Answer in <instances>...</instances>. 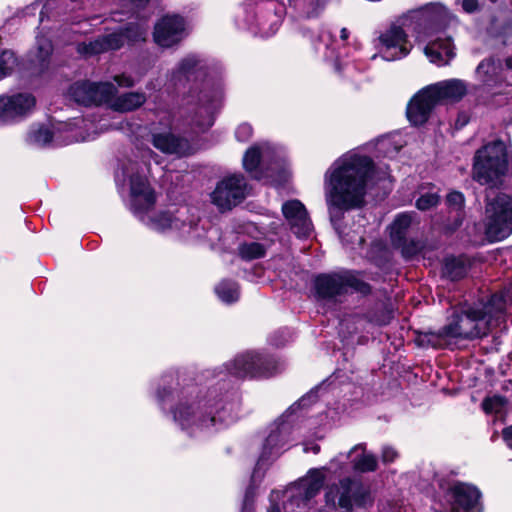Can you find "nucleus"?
<instances>
[{
  "label": "nucleus",
  "mask_w": 512,
  "mask_h": 512,
  "mask_svg": "<svg viewBox=\"0 0 512 512\" xmlns=\"http://www.w3.org/2000/svg\"><path fill=\"white\" fill-rule=\"evenodd\" d=\"M123 46V37L120 33H110L89 42L77 45V51L86 57L94 56L110 50H117Z\"/></svg>",
  "instance_id": "obj_24"
},
{
  "label": "nucleus",
  "mask_w": 512,
  "mask_h": 512,
  "mask_svg": "<svg viewBox=\"0 0 512 512\" xmlns=\"http://www.w3.org/2000/svg\"><path fill=\"white\" fill-rule=\"evenodd\" d=\"M36 105L31 93L20 92L0 96V122L10 123L28 116Z\"/></svg>",
  "instance_id": "obj_18"
},
{
  "label": "nucleus",
  "mask_w": 512,
  "mask_h": 512,
  "mask_svg": "<svg viewBox=\"0 0 512 512\" xmlns=\"http://www.w3.org/2000/svg\"><path fill=\"white\" fill-rule=\"evenodd\" d=\"M330 0H288L296 17L313 19L319 17Z\"/></svg>",
  "instance_id": "obj_26"
},
{
  "label": "nucleus",
  "mask_w": 512,
  "mask_h": 512,
  "mask_svg": "<svg viewBox=\"0 0 512 512\" xmlns=\"http://www.w3.org/2000/svg\"><path fill=\"white\" fill-rule=\"evenodd\" d=\"M421 13L429 26L418 33L417 40L426 43L424 53L431 63L437 66L447 65L456 55L455 46L452 37L442 27L455 17L440 3L425 5Z\"/></svg>",
  "instance_id": "obj_7"
},
{
  "label": "nucleus",
  "mask_w": 512,
  "mask_h": 512,
  "mask_svg": "<svg viewBox=\"0 0 512 512\" xmlns=\"http://www.w3.org/2000/svg\"><path fill=\"white\" fill-rule=\"evenodd\" d=\"M439 486L454 512L460 509L466 512L481 511L483 509L482 493L475 485L455 481L452 483L440 482Z\"/></svg>",
  "instance_id": "obj_15"
},
{
  "label": "nucleus",
  "mask_w": 512,
  "mask_h": 512,
  "mask_svg": "<svg viewBox=\"0 0 512 512\" xmlns=\"http://www.w3.org/2000/svg\"><path fill=\"white\" fill-rule=\"evenodd\" d=\"M37 50L38 54L37 57L39 61L43 62L45 61L50 54L52 53V43L48 38L45 37H37L36 40Z\"/></svg>",
  "instance_id": "obj_46"
},
{
  "label": "nucleus",
  "mask_w": 512,
  "mask_h": 512,
  "mask_svg": "<svg viewBox=\"0 0 512 512\" xmlns=\"http://www.w3.org/2000/svg\"><path fill=\"white\" fill-rule=\"evenodd\" d=\"M394 247L401 250V254L406 259H411L418 255L423 248L420 240L405 239L401 244H394Z\"/></svg>",
  "instance_id": "obj_40"
},
{
  "label": "nucleus",
  "mask_w": 512,
  "mask_h": 512,
  "mask_svg": "<svg viewBox=\"0 0 512 512\" xmlns=\"http://www.w3.org/2000/svg\"><path fill=\"white\" fill-rule=\"evenodd\" d=\"M497 67L496 63L493 59H486L480 62V64L477 67V73L480 76H483V81L489 85L490 78L492 74L495 73Z\"/></svg>",
  "instance_id": "obj_44"
},
{
  "label": "nucleus",
  "mask_w": 512,
  "mask_h": 512,
  "mask_svg": "<svg viewBox=\"0 0 512 512\" xmlns=\"http://www.w3.org/2000/svg\"><path fill=\"white\" fill-rule=\"evenodd\" d=\"M321 389V387H317L315 390H311L267 427L262 450L255 466L267 470L272 461L281 454L292 440L293 415L300 408H306L313 403Z\"/></svg>",
  "instance_id": "obj_9"
},
{
  "label": "nucleus",
  "mask_w": 512,
  "mask_h": 512,
  "mask_svg": "<svg viewBox=\"0 0 512 512\" xmlns=\"http://www.w3.org/2000/svg\"><path fill=\"white\" fill-rule=\"evenodd\" d=\"M113 81L121 88H132L135 85V79L126 73L113 76Z\"/></svg>",
  "instance_id": "obj_48"
},
{
  "label": "nucleus",
  "mask_w": 512,
  "mask_h": 512,
  "mask_svg": "<svg viewBox=\"0 0 512 512\" xmlns=\"http://www.w3.org/2000/svg\"><path fill=\"white\" fill-rule=\"evenodd\" d=\"M286 163V152L283 148L268 142H263L250 147L244 157L243 165L247 172L255 179L262 180L264 175L260 166L268 169L283 168Z\"/></svg>",
  "instance_id": "obj_14"
},
{
  "label": "nucleus",
  "mask_w": 512,
  "mask_h": 512,
  "mask_svg": "<svg viewBox=\"0 0 512 512\" xmlns=\"http://www.w3.org/2000/svg\"><path fill=\"white\" fill-rule=\"evenodd\" d=\"M350 453L356 454L351 460L352 469L356 472H373L377 469V458L372 453L365 451V444H357L351 448Z\"/></svg>",
  "instance_id": "obj_29"
},
{
  "label": "nucleus",
  "mask_w": 512,
  "mask_h": 512,
  "mask_svg": "<svg viewBox=\"0 0 512 512\" xmlns=\"http://www.w3.org/2000/svg\"><path fill=\"white\" fill-rule=\"evenodd\" d=\"M503 439L512 448V425L503 430Z\"/></svg>",
  "instance_id": "obj_53"
},
{
  "label": "nucleus",
  "mask_w": 512,
  "mask_h": 512,
  "mask_svg": "<svg viewBox=\"0 0 512 512\" xmlns=\"http://www.w3.org/2000/svg\"><path fill=\"white\" fill-rule=\"evenodd\" d=\"M439 195L436 191L422 192L416 200V207L421 211L429 210L439 203Z\"/></svg>",
  "instance_id": "obj_42"
},
{
  "label": "nucleus",
  "mask_w": 512,
  "mask_h": 512,
  "mask_svg": "<svg viewBox=\"0 0 512 512\" xmlns=\"http://www.w3.org/2000/svg\"><path fill=\"white\" fill-rule=\"evenodd\" d=\"M350 36V32L347 28H342L340 30V40L342 42H346Z\"/></svg>",
  "instance_id": "obj_55"
},
{
  "label": "nucleus",
  "mask_w": 512,
  "mask_h": 512,
  "mask_svg": "<svg viewBox=\"0 0 512 512\" xmlns=\"http://www.w3.org/2000/svg\"><path fill=\"white\" fill-rule=\"evenodd\" d=\"M369 498L367 489L356 479L345 477L338 484L327 486L325 502L328 508L351 510L355 505L364 507Z\"/></svg>",
  "instance_id": "obj_13"
},
{
  "label": "nucleus",
  "mask_w": 512,
  "mask_h": 512,
  "mask_svg": "<svg viewBox=\"0 0 512 512\" xmlns=\"http://www.w3.org/2000/svg\"><path fill=\"white\" fill-rule=\"evenodd\" d=\"M215 292L219 299L227 304L236 302L239 299L238 284L231 280H223L216 287Z\"/></svg>",
  "instance_id": "obj_34"
},
{
  "label": "nucleus",
  "mask_w": 512,
  "mask_h": 512,
  "mask_svg": "<svg viewBox=\"0 0 512 512\" xmlns=\"http://www.w3.org/2000/svg\"><path fill=\"white\" fill-rule=\"evenodd\" d=\"M505 405V399L501 396H493L486 398L482 407L486 413H499Z\"/></svg>",
  "instance_id": "obj_45"
},
{
  "label": "nucleus",
  "mask_w": 512,
  "mask_h": 512,
  "mask_svg": "<svg viewBox=\"0 0 512 512\" xmlns=\"http://www.w3.org/2000/svg\"><path fill=\"white\" fill-rule=\"evenodd\" d=\"M279 370L280 364L273 357L257 351H246L238 354L233 360L224 365L223 370L214 375L218 378V381L213 385L219 389L225 401L232 403L235 393L228 390L225 393L222 391L226 386L228 376L237 379L268 378ZM233 404L235 405L234 402Z\"/></svg>",
  "instance_id": "obj_8"
},
{
  "label": "nucleus",
  "mask_w": 512,
  "mask_h": 512,
  "mask_svg": "<svg viewBox=\"0 0 512 512\" xmlns=\"http://www.w3.org/2000/svg\"><path fill=\"white\" fill-rule=\"evenodd\" d=\"M147 100L146 94L140 91H131L116 94L111 103V110L119 113L132 112L140 108Z\"/></svg>",
  "instance_id": "obj_27"
},
{
  "label": "nucleus",
  "mask_w": 512,
  "mask_h": 512,
  "mask_svg": "<svg viewBox=\"0 0 512 512\" xmlns=\"http://www.w3.org/2000/svg\"><path fill=\"white\" fill-rule=\"evenodd\" d=\"M398 150H399V147L394 148V152H398Z\"/></svg>",
  "instance_id": "obj_59"
},
{
  "label": "nucleus",
  "mask_w": 512,
  "mask_h": 512,
  "mask_svg": "<svg viewBox=\"0 0 512 512\" xmlns=\"http://www.w3.org/2000/svg\"><path fill=\"white\" fill-rule=\"evenodd\" d=\"M282 212L292 231L298 237H308L312 232V223L305 206L299 200H290L282 205Z\"/></svg>",
  "instance_id": "obj_21"
},
{
  "label": "nucleus",
  "mask_w": 512,
  "mask_h": 512,
  "mask_svg": "<svg viewBox=\"0 0 512 512\" xmlns=\"http://www.w3.org/2000/svg\"><path fill=\"white\" fill-rule=\"evenodd\" d=\"M506 301L502 293H495L454 313L449 323L440 329L434 346L444 347L453 339H475L487 336L492 329L505 322Z\"/></svg>",
  "instance_id": "obj_6"
},
{
  "label": "nucleus",
  "mask_w": 512,
  "mask_h": 512,
  "mask_svg": "<svg viewBox=\"0 0 512 512\" xmlns=\"http://www.w3.org/2000/svg\"><path fill=\"white\" fill-rule=\"evenodd\" d=\"M238 253L243 260L251 261L262 258L266 249L258 242H244L238 246Z\"/></svg>",
  "instance_id": "obj_38"
},
{
  "label": "nucleus",
  "mask_w": 512,
  "mask_h": 512,
  "mask_svg": "<svg viewBox=\"0 0 512 512\" xmlns=\"http://www.w3.org/2000/svg\"><path fill=\"white\" fill-rule=\"evenodd\" d=\"M314 289L317 298L328 303L341 302L342 297L350 292L366 295L371 291L367 283L349 270L318 275L314 281Z\"/></svg>",
  "instance_id": "obj_12"
},
{
  "label": "nucleus",
  "mask_w": 512,
  "mask_h": 512,
  "mask_svg": "<svg viewBox=\"0 0 512 512\" xmlns=\"http://www.w3.org/2000/svg\"><path fill=\"white\" fill-rule=\"evenodd\" d=\"M462 8L466 13H473L478 10L479 2L478 0H463Z\"/></svg>",
  "instance_id": "obj_51"
},
{
  "label": "nucleus",
  "mask_w": 512,
  "mask_h": 512,
  "mask_svg": "<svg viewBox=\"0 0 512 512\" xmlns=\"http://www.w3.org/2000/svg\"><path fill=\"white\" fill-rule=\"evenodd\" d=\"M414 213L405 212L397 215L390 226V238L392 244H401L406 238L413 222Z\"/></svg>",
  "instance_id": "obj_31"
},
{
  "label": "nucleus",
  "mask_w": 512,
  "mask_h": 512,
  "mask_svg": "<svg viewBox=\"0 0 512 512\" xmlns=\"http://www.w3.org/2000/svg\"><path fill=\"white\" fill-rule=\"evenodd\" d=\"M447 203L455 210H460L464 205V196L460 192H451L447 196Z\"/></svg>",
  "instance_id": "obj_49"
},
{
  "label": "nucleus",
  "mask_w": 512,
  "mask_h": 512,
  "mask_svg": "<svg viewBox=\"0 0 512 512\" xmlns=\"http://www.w3.org/2000/svg\"><path fill=\"white\" fill-rule=\"evenodd\" d=\"M303 451L304 452H313L314 454H317L320 451V446L318 444H303Z\"/></svg>",
  "instance_id": "obj_54"
},
{
  "label": "nucleus",
  "mask_w": 512,
  "mask_h": 512,
  "mask_svg": "<svg viewBox=\"0 0 512 512\" xmlns=\"http://www.w3.org/2000/svg\"><path fill=\"white\" fill-rule=\"evenodd\" d=\"M244 12L245 17L237 19L239 28L248 29L261 37H270L282 24L286 7L279 0H257L254 7Z\"/></svg>",
  "instance_id": "obj_11"
},
{
  "label": "nucleus",
  "mask_w": 512,
  "mask_h": 512,
  "mask_svg": "<svg viewBox=\"0 0 512 512\" xmlns=\"http://www.w3.org/2000/svg\"><path fill=\"white\" fill-rule=\"evenodd\" d=\"M170 82L175 88L191 83L181 104L180 113L184 125L190 126L193 133L210 128L223 99L220 75L208 67L205 59L191 54L184 57L172 70Z\"/></svg>",
  "instance_id": "obj_2"
},
{
  "label": "nucleus",
  "mask_w": 512,
  "mask_h": 512,
  "mask_svg": "<svg viewBox=\"0 0 512 512\" xmlns=\"http://www.w3.org/2000/svg\"><path fill=\"white\" fill-rule=\"evenodd\" d=\"M398 452L391 446H384L382 448L381 460L384 464L394 462L398 458Z\"/></svg>",
  "instance_id": "obj_50"
},
{
  "label": "nucleus",
  "mask_w": 512,
  "mask_h": 512,
  "mask_svg": "<svg viewBox=\"0 0 512 512\" xmlns=\"http://www.w3.org/2000/svg\"><path fill=\"white\" fill-rule=\"evenodd\" d=\"M247 184L244 176L234 174L220 180L211 193L212 203L221 211L230 210L246 197Z\"/></svg>",
  "instance_id": "obj_16"
},
{
  "label": "nucleus",
  "mask_w": 512,
  "mask_h": 512,
  "mask_svg": "<svg viewBox=\"0 0 512 512\" xmlns=\"http://www.w3.org/2000/svg\"><path fill=\"white\" fill-rule=\"evenodd\" d=\"M437 104L432 93L426 88L420 90L409 102L407 106V118L411 124L418 126L424 124L433 108Z\"/></svg>",
  "instance_id": "obj_22"
},
{
  "label": "nucleus",
  "mask_w": 512,
  "mask_h": 512,
  "mask_svg": "<svg viewBox=\"0 0 512 512\" xmlns=\"http://www.w3.org/2000/svg\"><path fill=\"white\" fill-rule=\"evenodd\" d=\"M389 144H390V140L389 139H382L379 142V147H380V149H386L385 152L389 153V151L387 149Z\"/></svg>",
  "instance_id": "obj_56"
},
{
  "label": "nucleus",
  "mask_w": 512,
  "mask_h": 512,
  "mask_svg": "<svg viewBox=\"0 0 512 512\" xmlns=\"http://www.w3.org/2000/svg\"><path fill=\"white\" fill-rule=\"evenodd\" d=\"M364 318L375 325L383 326L387 325L392 318V311L386 308L382 309L379 313H369L364 316ZM363 319L362 316L353 315L348 318H345L342 322L343 325L348 324L349 322L359 323Z\"/></svg>",
  "instance_id": "obj_35"
},
{
  "label": "nucleus",
  "mask_w": 512,
  "mask_h": 512,
  "mask_svg": "<svg viewBox=\"0 0 512 512\" xmlns=\"http://www.w3.org/2000/svg\"><path fill=\"white\" fill-rule=\"evenodd\" d=\"M426 89L432 93L437 103L442 100H460L467 92V85L459 79H449L427 86Z\"/></svg>",
  "instance_id": "obj_25"
},
{
  "label": "nucleus",
  "mask_w": 512,
  "mask_h": 512,
  "mask_svg": "<svg viewBox=\"0 0 512 512\" xmlns=\"http://www.w3.org/2000/svg\"><path fill=\"white\" fill-rule=\"evenodd\" d=\"M151 143L162 153L187 156L193 152L192 145L187 138L176 136L170 130L159 131L154 128L151 131Z\"/></svg>",
  "instance_id": "obj_20"
},
{
  "label": "nucleus",
  "mask_w": 512,
  "mask_h": 512,
  "mask_svg": "<svg viewBox=\"0 0 512 512\" xmlns=\"http://www.w3.org/2000/svg\"><path fill=\"white\" fill-rule=\"evenodd\" d=\"M142 158L147 161V164L150 165L151 161H154L156 164H158L157 155L150 149H147L143 155Z\"/></svg>",
  "instance_id": "obj_52"
},
{
  "label": "nucleus",
  "mask_w": 512,
  "mask_h": 512,
  "mask_svg": "<svg viewBox=\"0 0 512 512\" xmlns=\"http://www.w3.org/2000/svg\"><path fill=\"white\" fill-rule=\"evenodd\" d=\"M379 55L386 61L400 60L406 57L412 44L404 29L398 25H391L378 37Z\"/></svg>",
  "instance_id": "obj_17"
},
{
  "label": "nucleus",
  "mask_w": 512,
  "mask_h": 512,
  "mask_svg": "<svg viewBox=\"0 0 512 512\" xmlns=\"http://www.w3.org/2000/svg\"><path fill=\"white\" fill-rule=\"evenodd\" d=\"M17 60L10 50L0 51V79L5 77L14 68Z\"/></svg>",
  "instance_id": "obj_43"
},
{
  "label": "nucleus",
  "mask_w": 512,
  "mask_h": 512,
  "mask_svg": "<svg viewBox=\"0 0 512 512\" xmlns=\"http://www.w3.org/2000/svg\"><path fill=\"white\" fill-rule=\"evenodd\" d=\"M443 271L451 280H458L466 275L467 267L461 259L448 257L445 260Z\"/></svg>",
  "instance_id": "obj_39"
},
{
  "label": "nucleus",
  "mask_w": 512,
  "mask_h": 512,
  "mask_svg": "<svg viewBox=\"0 0 512 512\" xmlns=\"http://www.w3.org/2000/svg\"><path fill=\"white\" fill-rule=\"evenodd\" d=\"M315 52L325 61L331 62L337 71H342L344 66H348L342 61V54L337 51L338 41L330 31H322L313 41Z\"/></svg>",
  "instance_id": "obj_23"
},
{
  "label": "nucleus",
  "mask_w": 512,
  "mask_h": 512,
  "mask_svg": "<svg viewBox=\"0 0 512 512\" xmlns=\"http://www.w3.org/2000/svg\"><path fill=\"white\" fill-rule=\"evenodd\" d=\"M69 93L77 103L84 105L94 104V82H76L71 85Z\"/></svg>",
  "instance_id": "obj_32"
},
{
  "label": "nucleus",
  "mask_w": 512,
  "mask_h": 512,
  "mask_svg": "<svg viewBox=\"0 0 512 512\" xmlns=\"http://www.w3.org/2000/svg\"><path fill=\"white\" fill-rule=\"evenodd\" d=\"M89 125H90V121H88L86 119H81V118H75L72 121L63 124L59 130L68 133V136L63 141V143L69 144L72 142L87 141L90 139H94L96 133L91 135L90 133L84 134V133L78 131L82 128H88Z\"/></svg>",
  "instance_id": "obj_30"
},
{
  "label": "nucleus",
  "mask_w": 512,
  "mask_h": 512,
  "mask_svg": "<svg viewBox=\"0 0 512 512\" xmlns=\"http://www.w3.org/2000/svg\"><path fill=\"white\" fill-rule=\"evenodd\" d=\"M265 469L255 466L250 478L249 485L247 486L243 501H242V512H251L255 509V502L258 495V489L260 488L265 474Z\"/></svg>",
  "instance_id": "obj_28"
},
{
  "label": "nucleus",
  "mask_w": 512,
  "mask_h": 512,
  "mask_svg": "<svg viewBox=\"0 0 512 512\" xmlns=\"http://www.w3.org/2000/svg\"><path fill=\"white\" fill-rule=\"evenodd\" d=\"M186 36V24L183 17L166 15L154 26L153 38L157 45L170 48L180 43Z\"/></svg>",
  "instance_id": "obj_19"
},
{
  "label": "nucleus",
  "mask_w": 512,
  "mask_h": 512,
  "mask_svg": "<svg viewBox=\"0 0 512 512\" xmlns=\"http://www.w3.org/2000/svg\"><path fill=\"white\" fill-rule=\"evenodd\" d=\"M490 1L494 3V2H496L497 0H490Z\"/></svg>",
  "instance_id": "obj_60"
},
{
  "label": "nucleus",
  "mask_w": 512,
  "mask_h": 512,
  "mask_svg": "<svg viewBox=\"0 0 512 512\" xmlns=\"http://www.w3.org/2000/svg\"><path fill=\"white\" fill-rule=\"evenodd\" d=\"M352 453L350 451L348 453H339L333 459H331L328 466H325V473L330 471L333 473H346L348 472V459L351 457Z\"/></svg>",
  "instance_id": "obj_41"
},
{
  "label": "nucleus",
  "mask_w": 512,
  "mask_h": 512,
  "mask_svg": "<svg viewBox=\"0 0 512 512\" xmlns=\"http://www.w3.org/2000/svg\"><path fill=\"white\" fill-rule=\"evenodd\" d=\"M508 167L506 146L494 141L479 149L474 157L473 178L482 185H489L485 220L486 235L491 241H500L512 232V193H496L493 187L501 182Z\"/></svg>",
  "instance_id": "obj_4"
},
{
  "label": "nucleus",
  "mask_w": 512,
  "mask_h": 512,
  "mask_svg": "<svg viewBox=\"0 0 512 512\" xmlns=\"http://www.w3.org/2000/svg\"><path fill=\"white\" fill-rule=\"evenodd\" d=\"M506 68L512 70V56L506 59Z\"/></svg>",
  "instance_id": "obj_57"
},
{
  "label": "nucleus",
  "mask_w": 512,
  "mask_h": 512,
  "mask_svg": "<svg viewBox=\"0 0 512 512\" xmlns=\"http://www.w3.org/2000/svg\"><path fill=\"white\" fill-rule=\"evenodd\" d=\"M156 400L164 412L169 406L174 423L190 436L234 420V404L225 401L217 387L211 384L203 392L195 384H181L175 373L162 376Z\"/></svg>",
  "instance_id": "obj_1"
},
{
  "label": "nucleus",
  "mask_w": 512,
  "mask_h": 512,
  "mask_svg": "<svg viewBox=\"0 0 512 512\" xmlns=\"http://www.w3.org/2000/svg\"><path fill=\"white\" fill-rule=\"evenodd\" d=\"M28 139L38 147H47L53 144L54 133L46 126H38L30 130Z\"/></svg>",
  "instance_id": "obj_36"
},
{
  "label": "nucleus",
  "mask_w": 512,
  "mask_h": 512,
  "mask_svg": "<svg viewBox=\"0 0 512 512\" xmlns=\"http://www.w3.org/2000/svg\"><path fill=\"white\" fill-rule=\"evenodd\" d=\"M118 93L117 87L111 82H94V104H104L111 109V103Z\"/></svg>",
  "instance_id": "obj_33"
},
{
  "label": "nucleus",
  "mask_w": 512,
  "mask_h": 512,
  "mask_svg": "<svg viewBox=\"0 0 512 512\" xmlns=\"http://www.w3.org/2000/svg\"><path fill=\"white\" fill-rule=\"evenodd\" d=\"M116 33L122 34L123 43L125 40L128 42H138L145 39L147 26L144 23H129L124 29Z\"/></svg>",
  "instance_id": "obj_37"
},
{
  "label": "nucleus",
  "mask_w": 512,
  "mask_h": 512,
  "mask_svg": "<svg viewBox=\"0 0 512 512\" xmlns=\"http://www.w3.org/2000/svg\"><path fill=\"white\" fill-rule=\"evenodd\" d=\"M373 172L372 160L364 155L349 152L339 157L326 171L324 177L325 198L331 223L339 236L347 243L364 242L362 234L346 239L339 222L348 210L364 205L368 181Z\"/></svg>",
  "instance_id": "obj_3"
},
{
  "label": "nucleus",
  "mask_w": 512,
  "mask_h": 512,
  "mask_svg": "<svg viewBox=\"0 0 512 512\" xmlns=\"http://www.w3.org/2000/svg\"><path fill=\"white\" fill-rule=\"evenodd\" d=\"M100 129H101V131H102V130H107V129H108V127H105V128H104V125H100Z\"/></svg>",
  "instance_id": "obj_58"
},
{
  "label": "nucleus",
  "mask_w": 512,
  "mask_h": 512,
  "mask_svg": "<svg viewBox=\"0 0 512 512\" xmlns=\"http://www.w3.org/2000/svg\"><path fill=\"white\" fill-rule=\"evenodd\" d=\"M325 467L310 469L305 477L284 490L270 493L268 512H294L296 509H312V501L326 480Z\"/></svg>",
  "instance_id": "obj_10"
},
{
  "label": "nucleus",
  "mask_w": 512,
  "mask_h": 512,
  "mask_svg": "<svg viewBox=\"0 0 512 512\" xmlns=\"http://www.w3.org/2000/svg\"><path fill=\"white\" fill-rule=\"evenodd\" d=\"M156 202L154 190L145 176H130L129 209L141 222L153 230L174 231L185 239H200L205 236V228L199 225V218L192 208L183 205L150 215Z\"/></svg>",
  "instance_id": "obj_5"
},
{
  "label": "nucleus",
  "mask_w": 512,
  "mask_h": 512,
  "mask_svg": "<svg viewBox=\"0 0 512 512\" xmlns=\"http://www.w3.org/2000/svg\"><path fill=\"white\" fill-rule=\"evenodd\" d=\"M252 133L253 129L251 125L248 123H242L237 127L235 131V136L238 141L246 142L251 138Z\"/></svg>",
  "instance_id": "obj_47"
}]
</instances>
